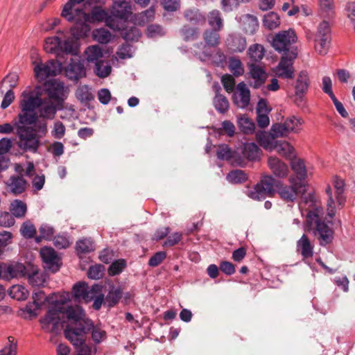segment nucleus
<instances>
[{
    "label": "nucleus",
    "mask_w": 355,
    "mask_h": 355,
    "mask_svg": "<svg viewBox=\"0 0 355 355\" xmlns=\"http://www.w3.org/2000/svg\"><path fill=\"white\" fill-rule=\"evenodd\" d=\"M41 86H28L21 92L19 101L18 120L13 124L0 125L1 134H10L16 130L19 139L18 147L25 151L36 153L40 139L48 132L46 120H53L58 110L55 101L59 98L58 86L53 90L48 89L47 97H42Z\"/></svg>",
    "instance_id": "obj_1"
},
{
    "label": "nucleus",
    "mask_w": 355,
    "mask_h": 355,
    "mask_svg": "<svg viewBox=\"0 0 355 355\" xmlns=\"http://www.w3.org/2000/svg\"><path fill=\"white\" fill-rule=\"evenodd\" d=\"M247 42L244 37L239 34H231L226 40V46L233 53H241L246 48Z\"/></svg>",
    "instance_id": "obj_22"
},
{
    "label": "nucleus",
    "mask_w": 355,
    "mask_h": 355,
    "mask_svg": "<svg viewBox=\"0 0 355 355\" xmlns=\"http://www.w3.org/2000/svg\"><path fill=\"white\" fill-rule=\"evenodd\" d=\"M306 37L313 42L314 49L318 54L324 55L327 53L331 41V28L327 21H322L315 33L306 32Z\"/></svg>",
    "instance_id": "obj_6"
},
{
    "label": "nucleus",
    "mask_w": 355,
    "mask_h": 355,
    "mask_svg": "<svg viewBox=\"0 0 355 355\" xmlns=\"http://www.w3.org/2000/svg\"><path fill=\"white\" fill-rule=\"evenodd\" d=\"M102 292V286L98 284L93 285L89 289L87 286L85 295L83 299L85 302H89L94 300V298L100 293Z\"/></svg>",
    "instance_id": "obj_57"
},
{
    "label": "nucleus",
    "mask_w": 355,
    "mask_h": 355,
    "mask_svg": "<svg viewBox=\"0 0 355 355\" xmlns=\"http://www.w3.org/2000/svg\"><path fill=\"white\" fill-rule=\"evenodd\" d=\"M26 180L19 176H11L7 183L10 192L15 195L22 193L26 190Z\"/></svg>",
    "instance_id": "obj_27"
},
{
    "label": "nucleus",
    "mask_w": 355,
    "mask_h": 355,
    "mask_svg": "<svg viewBox=\"0 0 355 355\" xmlns=\"http://www.w3.org/2000/svg\"><path fill=\"white\" fill-rule=\"evenodd\" d=\"M185 19L194 25H203L205 24V16L197 8L187 9L184 12Z\"/></svg>",
    "instance_id": "obj_29"
},
{
    "label": "nucleus",
    "mask_w": 355,
    "mask_h": 355,
    "mask_svg": "<svg viewBox=\"0 0 355 355\" xmlns=\"http://www.w3.org/2000/svg\"><path fill=\"white\" fill-rule=\"evenodd\" d=\"M84 55L87 62L96 64L102 61L101 59L103 57V51L98 45H91L85 49Z\"/></svg>",
    "instance_id": "obj_26"
},
{
    "label": "nucleus",
    "mask_w": 355,
    "mask_h": 355,
    "mask_svg": "<svg viewBox=\"0 0 355 355\" xmlns=\"http://www.w3.org/2000/svg\"><path fill=\"white\" fill-rule=\"evenodd\" d=\"M275 137L272 131L271 133L259 131L256 134V139L259 145L270 152L275 148V144L277 141L275 139Z\"/></svg>",
    "instance_id": "obj_25"
},
{
    "label": "nucleus",
    "mask_w": 355,
    "mask_h": 355,
    "mask_svg": "<svg viewBox=\"0 0 355 355\" xmlns=\"http://www.w3.org/2000/svg\"><path fill=\"white\" fill-rule=\"evenodd\" d=\"M345 15L351 21L355 31V2H349L346 5Z\"/></svg>",
    "instance_id": "obj_64"
},
{
    "label": "nucleus",
    "mask_w": 355,
    "mask_h": 355,
    "mask_svg": "<svg viewBox=\"0 0 355 355\" xmlns=\"http://www.w3.org/2000/svg\"><path fill=\"white\" fill-rule=\"evenodd\" d=\"M297 39L295 31L293 29H288L275 34L271 44L276 51L286 53L294 49L291 46L296 42Z\"/></svg>",
    "instance_id": "obj_13"
},
{
    "label": "nucleus",
    "mask_w": 355,
    "mask_h": 355,
    "mask_svg": "<svg viewBox=\"0 0 355 355\" xmlns=\"http://www.w3.org/2000/svg\"><path fill=\"white\" fill-rule=\"evenodd\" d=\"M207 21L209 26L216 31H221L224 26L222 15L218 10H213L207 15Z\"/></svg>",
    "instance_id": "obj_36"
},
{
    "label": "nucleus",
    "mask_w": 355,
    "mask_h": 355,
    "mask_svg": "<svg viewBox=\"0 0 355 355\" xmlns=\"http://www.w3.org/2000/svg\"><path fill=\"white\" fill-rule=\"evenodd\" d=\"M78 17L74 25L69 31H60L62 37L60 53H64L71 55H78L79 53L78 39L86 36L89 32V26L86 24L89 16L85 12H78Z\"/></svg>",
    "instance_id": "obj_2"
},
{
    "label": "nucleus",
    "mask_w": 355,
    "mask_h": 355,
    "mask_svg": "<svg viewBox=\"0 0 355 355\" xmlns=\"http://www.w3.org/2000/svg\"><path fill=\"white\" fill-rule=\"evenodd\" d=\"M304 121L295 116L287 118L284 123L272 125L271 131L275 137H286L290 133H299L302 128Z\"/></svg>",
    "instance_id": "obj_11"
},
{
    "label": "nucleus",
    "mask_w": 355,
    "mask_h": 355,
    "mask_svg": "<svg viewBox=\"0 0 355 355\" xmlns=\"http://www.w3.org/2000/svg\"><path fill=\"white\" fill-rule=\"evenodd\" d=\"M180 33L185 41H193L198 37L200 31L198 28H191L188 26H184L181 29Z\"/></svg>",
    "instance_id": "obj_51"
},
{
    "label": "nucleus",
    "mask_w": 355,
    "mask_h": 355,
    "mask_svg": "<svg viewBox=\"0 0 355 355\" xmlns=\"http://www.w3.org/2000/svg\"><path fill=\"white\" fill-rule=\"evenodd\" d=\"M275 150L279 155L288 159H291L295 155L294 147L286 141H277Z\"/></svg>",
    "instance_id": "obj_35"
},
{
    "label": "nucleus",
    "mask_w": 355,
    "mask_h": 355,
    "mask_svg": "<svg viewBox=\"0 0 355 355\" xmlns=\"http://www.w3.org/2000/svg\"><path fill=\"white\" fill-rule=\"evenodd\" d=\"M40 256L44 268L53 272L59 270L61 266L60 258L52 248L44 247L40 250Z\"/></svg>",
    "instance_id": "obj_18"
},
{
    "label": "nucleus",
    "mask_w": 355,
    "mask_h": 355,
    "mask_svg": "<svg viewBox=\"0 0 355 355\" xmlns=\"http://www.w3.org/2000/svg\"><path fill=\"white\" fill-rule=\"evenodd\" d=\"M10 211L16 218H23L27 211L26 204L20 200H15L10 203Z\"/></svg>",
    "instance_id": "obj_39"
},
{
    "label": "nucleus",
    "mask_w": 355,
    "mask_h": 355,
    "mask_svg": "<svg viewBox=\"0 0 355 355\" xmlns=\"http://www.w3.org/2000/svg\"><path fill=\"white\" fill-rule=\"evenodd\" d=\"M20 233L24 238L31 239L35 235L36 229L30 221H25L20 228Z\"/></svg>",
    "instance_id": "obj_55"
},
{
    "label": "nucleus",
    "mask_w": 355,
    "mask_h": 355,
    "mask_svg": "<svg viewBox=\"0 0 355 355\" xmlns=\"http://www.w3.org/2000/svg\"><path fill=\"white\" fill-rule=\"evenodd\" d=\"M319 15L324 19H330L335 15L334 0H318Z\"/></svg>",
    "instance_id": "obj_28"
},
{
    "label": "nucleus",
    "mask_w": 355,
    "mask_h": 355,
    "mask_svg": "<svg viewBox=\"0 0 355 355\" xmlns=\"http://www.w3.org/2000/svg\"><path fill=\"white\" fill-rule=\"evenodd\" d=\"M17 343L15 339L9 336L5 346L0 349V355H17Z\"/></svg>",
    "instance_id": "obj_50"
},
{
    "label": "nucleus",
    "mask_w": 355,
    "mask_h": 355,
    "mask_svg": "<svg viewBox=\"0 0 355 355\" xmlns=\"http://www.w3.org/2000/svg\"><path fill=\"white\" fill-rule=\"evenodd\" d=\"M26 274V266L21 263H2L0 264V278L2 279L10 280L14 278H19L24 277Z\"/></svg>",
    "instance_id": "obj_16"
},
{
    "label": "nucleus",
    "mask_w": 355,
    "mask_h": 355,
    "mask_svg": "<svg viewBox=\"0 0 355 355\" xmlns=\"http://www.w3.org/2000/svg\"><path fill=\"white\" fill-rule=\"evenodd\" d=\"M155 13V11L154 8L150 7L149 9L136 15L135 17V24L138 25H144L154 19Z\"/></svg>",
    "instance_id": "obj_47"
},
{
    "label": "nucleus",
    "mask_w": 355,
    "mask_h": 355,
    "mask_svg": "<svg viewBox=\"0 0 355 355\" xmlns=\"http://www.w3.org/2000/svg\"><path fill=\"white\" fill-rule=\"evenodd\" d=\"M214 29H207L203 33V39L206 45L210 47H216L220 42L218 32Z\"/></svg>",
    "instance_id": "obj_40"
},
{
    "label": "nucleus",
    "mask_w": 355,
    "mask_h": 355,
    "mask_svg": "<svg viewBox=\"0 0 355 355\" xmlns=\"http://www.w3.org/2000/svg\"><path fill=\"white\" fill-rule=\"evenodd\" d=\"M71 297L68 292L52 293L49 295L50 307L45 315L40 320L42 327L46 331H53L60 322V315L64 313V304Z\"/></svg>",
    "instance_id": "obj_3"
},
{
    "label": "nucleus",
    "mask_w": 355,
    "mask_h": 355,
    "mask_svg": "<svg viewBox=\"0 0 355 355\" xmlns=\"http://www.w3.org/2000/svg\"><path fill=\"white\" fill-rule=\"evenodd\" d=\"M93 38L95 41L101 43L107 44L111 40V33L105 28H98L93 31Z\"/></svg>",
    "instance_id": "obj_48"
},
{
    "label": "nucleus",
    "mask_w": 355,
    "mask_h": 355,
    "mask_svg": "<svg viewBox=\"0 0 355 355\" xmlns=\"http://www.w3.org/2000/svg\"><path fill=\"white\" fill-rule=\"evenodd\" d=\"M9 295L13 299L18 301H23L28 298L29 292L25 286L16 284L10 288Z\"/></svg>",
    "instance_id": "obj_38"
},
{
    "label": "nucleus",
    "mask_w": 355,
    "mask_h": 355,
    "mask_svg": "<svg viewBox=\"0 0 355 355\" xmlns=\"http://www.w3.org/2000/svg\"><path fill=\"white\" fill-rule=\"evenodd\" d=\"M94 71L98 77L105 78L110 74L112 67L108 61L102 60L95 64Z\"/></svg>",
    "instance_id": "obj_44"
},
{
    "label": "nucleus",
    "mask_w": 355,
    "mask_h": 355,
    "mask_svg": "<svg viewBox=\"0 0 355 355\" xmlns=\"http://www.w3.org/2000/svg\"><path fill=\"white\" fill-rule=\"evenodd\" d=\"M320 211L316 209L315 211H309L306 217V222L310 229L315 230V235L319 236L320 244L326 245L333 239L332 230L320 217Z\"/></svg>",
    "instance_id": "obj_7"
},
{
    "label": "nucleus",
    "mask_w": 355,
    "mask_h": 355,
    "mask_svg": "<svg viewBox=\"0 0 355 355\" xmlns=\"http://www.w3.org/2000/svg\"><path fill=\"white\" fill-rule=\"evenodd\" d=\"M263 24L265 28L269 30L275 29L280 25V18L277 13L270 12L264 15Z\"/></svg>",
    "instance_id": "obj_45"
},
{
    "label": "nucleus",
    "mask_w": 355,
    "mask_h": 355,
    "mask_svg": "<svg viewBox=\"0 0 355 355\" xmlns=\"http://www.w3.org/2000/svg\"><path fill=\"white\" fill-rule=\"evenodd\" d=\"M333 185L336 190V201H335L333 198L331 187L328 186L326 189L329 197L327 200V215L330 218H332L336 215V205H342L345 202V198L343 196L345 187L343 180L338 177H334L333 179Z\"/></svg>",
    "instance_id": "obj_10"
},
{
    "label": "nucleus",
    "mask_w": 355,
    "mask_h": 355,
    "mask_svg": "<svg viewBox=\"0 0 355 355\" xmlns=\"http://www.w3.org/2000/svg\"><path fill=\"white\" fill-rule=\"evenodd\" d=\"M130 2L126 1H114L111 9L110 16L118 19L121 23V29L132 14Z\"/></svg>",
    "instance_id": "obj_17"
},
{
    "label": "nucleus",
    "mask_w": 355,
    "mask_h": 355,
    "mask_svg": "<svg viewBox=\"0 0 355 355\" xmlns=\"http://www.w3.org/2000/svg\"><path fill=\"white\" fill-rule=\"evenodd\" d=\"M76 250L78 252L86 253L94 250L92 241L89 239H82L76 243Z\"/></svg>",
    "instance_id": "obj_61"
},
{
    "label": "nucleus",
    "mask_w": 355,
    "mask_h": 355,
    "mask_svg": "<svg viewBox=\"0 0 355 355\" xmlns=\"http://www.w3.org/2000/svg\"><path fill=\"white\" fill-rule=\"evenodd\" d=\"M228 67L234 76H241L245 72L244 66L239 58L230 57L228 60Z\"/></svg>",
    "instance_id": "obj_41"
},
{
    "label": "nucleus",
    "mask_w": 355,
    "mask_h": 355,
    "mask_svg": "<svg viewBox=\"0 0 355 355\" xmlns=\"http://www.w3.org/2000/svg\"><path fill=\"white\" fill-rule=\"evenodd\" d=\"M33 303L35 304L37 309L40 308V306L44 304V302H47L49 304L50 302L49 296H46L44 292L42 291L34 292L33 294Z\"/></svg>",
    "instance_id": "obj_62"
},
{
    "label": "nucleus",
    "mask_w": 355,
    "mask_h": 355,
    "mask_svg": "<svg viewBox=\"0 0 355 355\" xmlns=\"http://www.w3.org/2000/svg\"><path fill=\"white\" fill-rule=\"evenodd\" d=\"M61 40L60 31L58 32L56 35L46 38L44 44L46 52L60 54Z\"/></svg>",
    "instance_id": "obj_34"
},
{
    "label": "nucleus",
    "mask_w": 355,
    "mask_h": 355,
    "mask_svg": "<svg viewBox=\"0 0 355 355\" xmlns=\"http://www.w3.org/2000/svg\"><path fill=\"white\" fill-rule=\"evenodd\" d=\"M297 56V49L284 53L277 65L272 69L276 77L284 79H293L294 78V60Z\"/></svg>",
    "instance_id": "obj_9"
},
{
    "label": "nucleus",
    "mask_w": 355,
    "mask_h": 355,
    "mask_svg": "<svg viewBox=\"0 0 355 355\" xmlns=\"http://www.w3.org/2000/svg\"><path fill=\"white\" fill-rule=\"evenodd\" d=\"M313 246L311 243L306 235L303 234L297 242V250L300 252L304 258H309L313 256Z\"/></svg>",
    "instance_id": "obj_30"
},
{
    "label": "nucleus",
    "mask_w": 355,
    "mask_h": 355,
    "mask_svg": "<svg viewBox=\"0 0 355 355\" xmlns=\"http://www.w3.org/2000/svg\"><path fill=\"white\" fill-rule=\"evenodd\" d=\"M243 155L248 160L256 161L261 158L262 151L254 143H247L243 146Z\"/></svg>",
    "instance_id": "obj_32"
},
{
    "label": "nucleus",
    "mask_w": 355,
    "mask_h": 355,
    "mask_svg": "<svg viewBox=\"0 0 355 355\" xmlns=\"http://www.w3.org/2000/svg\"><path fill=\"white\" fill-rule=\"evenodd\" d=\"M31 58L35 77L39 82H44L48 78L55 76L62 71V64L58 60H50L42 62L35 52L31 53Z\"/></svg>",
    "instance_id": "obj_5"
},
{
    "label": "nucleus",
    "mask_w": 355,
    "mask_h": 355,
    "mask_svg": "<svg viewBox=\"0 0 355 355\" xmlns=\"http://www.w3.org/2000/svg\"><path fill=\"white\" fill-rule=\"evenodd\" d=\"M248 66L250 69V76L254 80V87H260L267 78L266 71L263 67L254 63H248Z\"/></svg>",
    "instance_id": "obj_24"
},
{
    "label": "nucleus",
    "mask_w": 355,
    "mask_h": 355,
    "mask_svg": "<svg viewBox=\"0 0 355 355\" xmlns=\"http://www.w3.org/2000/svg\"><path fill=\"white\" fill-rule=\"evenodd\" d=\"M277 184H280V182L277 181L272 175H265L256 184L254 189L249 191L248 196L254 200H263L275 193Z\"/></svg>",
    "instance_id": "obj_8"
},
{
    "label": "nucleus",
    "mask_w": 355,
    "mask_h": 355,
    "mask_svg": "<svg viewBox=\"0 0 355 355\" xmlns=\"http://www.w3.org/2000/svg\"><path fill=\"white\" fill-rule=\"evenodd\" d=\"M227 181L232 184H239L247 180L246 174L241 170H234L230 171L226 177Z\"/></svg>",
    "instance_id": "obj_49"
},
{
    "label": "nucleus",
    "mask_w": 355,
    "mask_h": 355,
    "mask_svg": "<svg viewBox=\"0 0 355 355\" xmlns=\"http://www.w3.org/2000/svg\"><path fill=\"white\" fill-rule=\"evenodd\" d=\"M61 314L65 315L67 319L66 328L69 326L76 329L84 328L87 327L86 322L93 323L91 320L85 318L83 309L79 306H68Z\"/></svg>",
    "instance_id": "obj_14"
},
{
    "label": "nucleus",
    "mask_w": 355,
    "mask_h": 355,
    "mask_svg": "<svg viewBox=\"0 0 355 355\" xmlns=\"http://www.w3.org/2000/svg\"><path fill=\"white\" fill-rule=\"evenodd\" d=\"M84 0H69L64 5L62 11V16L69 21H76L78 17V12H83L82 10L76 9L73 10V7L76 3H80Z\"/></svg>",
    "instance_id": "obj_31"
},
{
    "label": "nucleus",
    "mask_w": 355,
    "mask_h": 355,
    "mask_svg": "<svg viewBox=\"0 0 355 355\" xmlns=\"http://www.w3.org/2000/svg\"><path fill=\"white\" fill-rule=\"evenodd\" d=\"M122 297V290L121 288L112 287L108 292L105 298V304L109 307L116 305Z\"/></svg>",
    "instance_id": "obj_43"
},
{
    "label": "nucleus",
    "mask_w": 355,
    "mask_h": 355,
    "mask_svg": "<svg viewBox=\"0 0 355 355\" xmlns=\"http://www.w3.org/2000/svg\"><path fill=\"white\" fill-rule=\"evenodd\" d=\"M266 50L263 45L254 44L249 46L247 55L253 62H260L264 57Z\"/></svg>",
    "instance_id": "obj_37"
},
{
    "label": "nucleus",
    "mask_w": 355,
    "mask_h": 355,
    "mask_svg": "<svg viewBox=\"0 0 355 355\" xmlns=\"http://www.w3.org/2000/svg\"><path fill=\"white\" fill-rule=\"evenodd\" d=\"M309 86V78L306 71H302L299 73L296 80L295 94L302 96L306 92Z\"/></svg>",
    "instance_id": "obj_33"
},
{
    "label": "nucleus",
    "mask_w": 355,
    "mask_h": 355,
    "mask_svg": "<svg viewBox=\"0 0 355 355\" xmlns=\"http://www.w3.org/2000/svg\"><path fill=\"white\" fill-rule=\"evenodd\" d=\"M86 322V327L76 329L69 326L65 328L64 331L66 338L76 348V355H94L96 352L95 347L92 348L85 342V336L93 325V323L89 321Z\"/></svg>",
    "instance_id": "obj_4"
},
{
    "label": "nucleus",
    "mask_w": 355,
    "mask_h": 355,
    "mask_svg": "<svg viewBox=\"0 0 355 355\" xmlns=\"http://www.w3.org/2000/svg\"><path fill=\"white\" fill-rule=\"evenodd\" d=\"M268 165L275 176L285 178L288 176L289 169L286 163L277 157L270 156L268 158Z\"/></svg>",
    "instance_id": "obj_21"
},
{
    "label": "nucleus",
    "mask_w": 355,
    "mask_h": 355,
    "mask_svg": "<svg viewBox=\"0 0 355 355\" xmlns=\"http://www.w3.org/2000/svg\"><path fill=\"white\" fill-rule=\"evenodd\" d=\"M290 185L277 184V193L280 198L286 202H294L300 193H304L306 191V187L302 183L298 182L297 179L289 178Z\"/></svg>",
    "instance_id": "obj_12"
},
{
    "label": "nucleus",
    "mask_w": 355,
    "mask_h": 355,
    "mask_svg": "<svg viewBox=\"0 0 355 355\" xmlns=\"http://www.w3.org/2000/svg\"><path fill=\"white\" fill-rule=\"evenodd\" d=\"M237 123L240 130L245 134H251L254 131V122L245 115L239 116Z\"/></svg>",
    "instance_id": "obj_46"
},
{
    "label": "nucleus",
    "mask_w": 355,
    "mask_h": 355,
    "mask_svg": "<svg viewBox=\"0 0 355 355\" xmlns=\"http://www.w3.org/2000/svg\"><path fill=\"white\" fill-rule=\"evenodd\" d=\"M250 92L247 85L244 82L239 83L236 92L233 95V101L234 104L240 108H245L250 103Z\"/></svg>",
    "instance_id": "obj_20"
},
{
    "label": "nucleus",
    "mask_w": 355,
    "mask_h": 355,
    "mask_svg": "<svg viewBox=\"0 0 355 355\" xmlns=\"http://www.w3.org/2000/svg\"><path fill=\"white\" fill-rule=\"evenodd\" d=\"M291 166L295 175H291L290 178H294L297 179V182H300L302 183L303 186L306 187V178L307 177V171L304 162L301 159H295L291 161Z\"/></svg>",
    "instance_id": "obj_23"
},
{
    "label": "nucleus",
    "mask_w": 355,
    "mask_h": 355,
    "mask_svg": "<svg viewBox=\"0 0 355 355\" xmlns=\"http://www.w3.org/2000/svg\"><path fill=\"white\" fill-rule=\"evenodd\" d=\"M89 331L92 332V340L96 344L101 343L106 338L107 334L105 331L98 326L95 327L93 324Z\"/></svg>",
    "instance_id": "obj_53"
},
{
    "label": "nucleus",
    "mask_w": 355,
    "mask_h": 355,
    "mask_svg": "<svg viewBox=\"0 0 355 355\" xmlns=\"http://www.w3.org/2000/svg\"><path fill=\"white\" fill-rule=\"evenodd\" d=\"M66 76L72 80H78L86 76L84 61L80 58H71L64 69Z\"/></svg>",
    "instance_id": "obj_19"
},
{
    "label": "nucleus",
    "mask_w": 355,
    "mask_h": 355,
    "mask_svg": "<svg viewBox=\"0 0 355 355\" xmlns=\"http://www.w3.org/2000/svg\"><path fill=\"white\" fill-rule=\"evenodd\" d=\"M126 266L124 259H119L113 262L109 268V274L110 275H116L122 272Z\"/></svg>",
    "instance_id": "obj_63"
},
{
    "label": "nucleus",
    "mask_w": 355,
    "mask_h": 355,
    "mask_svg": "<svg viewBox=\"0 0 355 355\" xmlns=\"http://www.w3.org/2000/svg\"><path fill=\"white\" fill-rule=\"evenodd\" d=\"M124 26H125V24L123 25V28L121 29L120 31H123V33H122L123 37L126 41H135V40H137L140 37L141 33L137 27L133 26V27H131L130 29L126 30V29H125Z\"/></svg>",
    "instance_id": "obj_54"
},
{
    "label": "nucleus",
    "mask_w": 355,
    "mask_h": 355,
    "mask_svg": "<svg viewBox=\"0 0 355 355\" xmlns=\"http://www.w3.org/2000/svg\"><path fill=\"white\" fill-rule=\"evenodd\" d=\"M85 14L87 15V13ZM87 15L89 16V20L86 21V24H87V22L105 21V24L112 30L121 29V21L110 16L106 10L101 7L96 6L93 8L91 16L88 14Z\"/></svg>",
    "instance_id": "obj_15"
},
{
    "label": "nucleus",
    "mask_w": 355,
    "mask_h": 355,
    "mask_svg": "<svg viewBox=\"0 0 355 355\" xmlns=\"http://www.w3.org/2000/svg\"><path fill=\"white\" fill-rule=\"evenodd\" d=\"M66 128L62 122L56 121L53 123L51 135L58 139H62L65 135Z\"/></svg>",
    "instance_id": "obj_59"
},
{
    "label": "nucleus",
    "mask_w": 355,
    "mask_h": 355,
    "mask_svg": "<svg viewBox=\"0 0 355 355\" xmlns=\"http://www.w3.org/2000/svg\"><path fill=\"white\" fill-rule=\"evenodd\" d=\"M214 105L216 110L220 113H225L229 109L227 99L221 94H216L214 99Z\"/></svg>",
    "instance_id": "obj_52"
},
{
    "label": "nucleus",
    "mask_w": 355,
    "mask_h": 355,
    "mask_svg": "<svg viewBox=\"0 0 355 355\" xmlns=\"http://www.w3.org/2000/svg\"><path fill=\"white\" fill-rule=\"evenodd\" d=\"M54 229L53 227L47 225L43 224L40 227V236L36 238V241L40 242V238H43L46 240H50L53 238L54 234Z\"/></svg>",
    "instance_id": "obj_58"
},
{
    "label": "nucleus",
    "mask_w": 355,
    "mask_h": 355,
    "mask_svg": "<svg viewBox=\"0 0 355 355\" xmlns=\"http://www.w3.org/2000/svg\"><path fill=\"white\" fill-rule=\"evenodd\" d=\"M217 157L219 159L229 160L232 157L233 152L227 144H220L217 150Z\"/></svg>",
    "instance_id": "obj_60"
},
{
    "label": "nucleus",
    "mask_w": 355,
    "mask_h": 355,
    "mask_svg": "<svg viewBox=\"0 0 355 355\" xmlns=\"http://www.w3.org/2000/svg\"><path fill=\"white\" fill-rule=\"evenodd\" d=\"M28 283L33 287L44 286L46 281V275L45 273L39 272L38 270H33L32 273L28 275Z\"/></svg>",
    "instance_id": "obj_42"
},
{
    "label": "nucleus",
    "mask_w": 355,
    "mask_h": 355,
    "mask_svg": "<svg viewBox=\"0 0 355 355\" xmlns=\"http://www.w3.org/2000/svg\"><path fill=\"white\" fill-rule=\"evenodd\" d=\"M105 267L101 264H96L89 267L87 275L92 279H99L103 276Z\"/></svg>",
    "instance_id": "obj_56"
}]
</instances>
